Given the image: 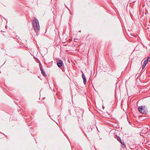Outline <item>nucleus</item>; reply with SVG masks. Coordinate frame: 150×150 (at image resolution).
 <instances>
[{"instance_id":"nucleus-1","label":"nucleus","mask_w":150,"mask_h":150,"mask_svg":"<svg viewBox=\"0 0 150 150\" xmlns=\"http://www.w3.org/2000/svg\"><path fill=\"white\" fill-rule=\"evenodd\" d=\"M33 25L34 30L36 31L39 30L40 29V26L39 22L37 19H35L33 21Z\"/></svg>"},{"instance_id":"nucleus-2","label":"nucleus","mask_w":150,"mask_h":150,"mask_svg":"<svg viewBox=\"0 0 150 150\" xmlns=\"http://www.w3.org/2000/svg\"><path fill=\"white\" fill-rule=\"evenodd\" d=\"M63 64V61L62 60H59L57 62V65L58 67L59 68H60L62 66Z\"/></svg>"},{"instance_id":"nucleus-3","label":"nucleus","mask_w":150,"mask_h":150,"mask_svg":"<svg viewBox=\"0 0 150 150\" xmlns=\"http://www.w3.org/2000/svg\"><path fill=\"white\" fill-rule=\"evenodd\" d=\"M40 69L41 72L42 74V75L44 76H46V74H45V72L44 71L43 69H42V66L41 64L40 65Z\"/></svg>"},{"instance_id":"nucleus-4","label":"nucleus","mask_w":150,"mask_h":150,"mask_svg":"<svg viewBox=\"0 0 150 150\" xmlns=\"http://www.w3.org/2000/svg\"><path fill=\"white\" fill-rule=\"evenodd\" d=\"M82 76L83 79V83L85 84L86 83V77L85 75L83 74H82Z\"/></svg>"},{"instance_id":"nucleus-5","label":"nucleus","mask_w":150,"mask_h":150,"mask_svg":"<svg viewBox=\"0 0 150 150\" xmlns=\"http://www.w3.org/2000/svg\"><path fill=\"white\" fill-rule=\"evenodd\" d=\"M141 113L143 114H146L147 113V111H146L144 108L140 112Z\"/></svg>"},{"instance_id":"nucleus-6","label":"nucleus","mask_w":150,"mask_h":150,"mask_svg":"<svg viewBox=\"0 0 150 150\" xmlns=\"http://www.w3.org/2000/svg\"><path fill=\"white\" fill-rule=\"evenodd\" d=\"M149 58V57H148V58L144 61V62L143 64H144V65H146L147 64V63L148 62V61H149L148 59Z\"/></svg>"},{"instance_id":"nucleus-7","label":"nucleus","mask_w":150,"mask_h":150,"mask_svg":"<svg viewBox=\"0 0 150 150\" xmlns=\"http://www.w3.org/2000/svg\"><path fill=\"white\" fill-rule=\"evenodd\" d=\"M92 130V129L90 126L88 127L87 128L86 131L89 132Z\"/></svg>"},{"instance_id":"nucleus-8","label":"nucleus","mask_w":150,"mask_h":150,"mask_svg":"<svg viewBox=\"0 0 150 150\" xmlns=\"http://www.w3.org/2000/svg\"><path fill=\"white\" fill-rule=\"evenodd\" d=\"M144 108L143 106H139L138 107V109L139 111L140 112Z\"/></svg>"},{"instance_id":"nucleus-9","label":"nucleus","mask_w":150,"mask_h":150,"mask_svg":"<svg viewBox=\"0 0 150 150\" xmlns=\"http://www.w3.org/2000/svg\"><path fill=\"white\" fill-rule=\"evenodd\" d=\"M119 142H120L121 144L123 145L124 146H123V147H125V144L123 141H122L121 139H120V140Z\"/></svg>"},{"instance_id":"nucleus-10","label":"nucleus","mask_w":150,"mask_h":150,"mask_svg":"<svg viewBox=\"0 0 150 150\" xmlns=\"http://www.w3.org/2000/svg\"><path fill=\"white\" fill-rule=\"evenodd\" d=\"M117 139L119 141L121 139L120 137L119 136H117Z\"/></svg>"},{"instance_id":"nucleus-11","label":"nucleus","mask_w":150,"mask_h":150,"mask_svg":"<svg viewBox=\"0 0 150 150\" xmlns=\"http://www.w3.org/2000/svg\"><path fill=\"white\" fill-rule=\"evenodd\" d=\"M146 65H144V64H143V65H142V69H144L145 68Z\"/></svg>"},{"instance_id":"nucleus-12","label":"nucleus","mask_w":150,"mask_h":150,"mask_svg":"<svg viewBox=\"0 0 150 150\" xmlns=\"http://www.w3.org/2000/svg\"><path fill=\"white\" fill-rule=\"evenodd\" d=\"M77 40H78V39H75V38L74 39V42H77Z\"/></svg>"},{"instance_id":"nucleus-13","label":"nucleus","mask_w":150,"mask_h":150,"mask_svg":"<svg viewBox=\"0 0 150 150\" xmlns=\"http://www.w3.org/2000/svg\"><path fill=\"white\" fill-rule=\"evenodd\" d=\"M129 123L130 124H131V122H130L129 121Z\"/></svg>"},{"instance_id":"nucleus-14","label":"nucleus","mask_w":150,"mask_h":150,"mask_svg":"<svg viewBox=\"0 0 150 150\" xmlns=\"http://www.w3.org/2000/svg\"><path fill=\"white\" fill-rule=\"evenodd\" d=\"M62 71H64V69H62Z\"/></svg>"}]
</instances>
